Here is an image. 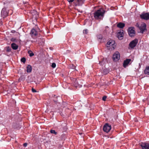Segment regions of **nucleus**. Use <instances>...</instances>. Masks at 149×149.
<instances>
[{
  "label": "nucleus",
  "mask_w": 149,
  "mask_h": 149,
  "mask_svg": "<svg viewBox=\"0 0 149 149\" xmlns=\"http://www.w3.org/2000/svg\"><path fill=\"white\" fill-rule=\"evenodd\" d=\"M146 24L144 23H142L141 25L139 27L141 33H143L144 31L146 29Z\"/></svg>",
  "instance_id": "0eeeda50"
},
{
  "label": "nucleus",
  "mask_w": 149,
  "mask_h": 149,
  "mask_svg": "<svg viewBox=\"0 0 149 149\" xmlns=\"http://www.w3.org/2000/svg\"><path fill=\"white\" fill-rule=\"evenodd\" d=\"M85 0H75L74 2L76 6H81L84 3Z\"/></svg>",
  "instance_id": "423d86ee"
},
{
  "label": "nucleus",
  "mask_w": 149,
  "mask_h": 149,
  "mask_svg": "<svg viewBox=\"0 0 149 149\" xmlns=\"http://www.w3.org/2000/svg\"><path fill=\"white\" fill-rule=\"evenodd\" d=\"M11 49L10 48L8 47L7 48L6 51L8 52H10V51Z\"/></svg>",
  "instance_id": "bb28decb"
},
{
  "label": "nucleus",
  "mask_w": 149,
  "mask_h": 149,
  "mask_svg": "<svg viewBox=\"0 0 149 149\" xmlns=\"http://www.w3.org/2000/svg\"><path fill=\"white\" fill-rule=\"evenodd\" d=\"M138 42V40L136 39L131 42L129 44V49H131L134 48L136 46Z\"/></svg>",
  "instance_id": "7ed1b4c3"
},
{
  "label": "nucleus",
  "mask_w": 149,
  "mask_h": 149,
  "mask_svg": "<svg viewBox=\"0 0 149 149\" xmlns=\"http://www.w3.org/2000/svg\"><path fill=\"white\" fill-rule=\"evenodd\" d=\"M107 97V96H104L102 98V100L104 101H105Z\"/></svg>",
  "instance_id": "cd10ccee"
},
{
  "label": "nucleus",
  "mask_w": 149,
  "mask_h": 149,
  "mask_svg": "<svg viewBox=\"0 0 149 149\" xmlns=\"http://www.w3.org/2000/svg\"><path fill=\"white\" fill-rule=\"evenodd\" d=\"M109 70L107 69H104L103 71V73L104 74H107L109 72Z\"/></svg>",
  "instance_id": "aec40b11"
},
{
  "label": "nucleus",
  "mask_w": 149,
  "mask_h": 149,
  "mask_svg": "<svg viewBox=\"0 0 149 149\" xmlns=\"http://www.w3.org/2000/svg\"><path fill=\"white\" fill-rule=\"evenodd\" d=\"M145 74L149 75V66L146 67L144 71Z\"/></svg>",
  "instance_id": "6ab92c4d"
},
{
  "label": "nucleus",
  "mask_w": 149,
  "mask_h": 149,
  "mask_svg": "<svg viewBox=\"0 0 149 149\" xmlns=\"http://www.w3.org/2000/svg\"><path fill=\"white\" fill-rule=\"evenodd\" d=\"M97 38H98L99 39H102V35H98L97 36Z\"/></svg>",
  "instance_id": "a878e982"
},
{
  "label": "nucleus",
  "mask_w": 149,
  "mask_h": 149,
  "mask_svg": "<svg viewBox=\"0 0 149 149\" xmlns=\"http://www.w3.org/2000/svg\"><path fill=\"white\" fill-rule=\"evenodd\" d=\"M88 32V30L87 29H85L83 31V33L84 34H87Z\"/></svg>",
  "instance_id": "b1692460"
},
{
  "label": "nucleus",
  "mask_w": 149,
  "mask_h": 149,
  "mask_svg": "<svg viewBox=\"0 0 149 149\" xmlns=\"http://www.w3.org/2000/svg\"><path fill=\"white\" fill-rule=\"evenodd\" d=\"M50 132L52 134H54L55 135H56L57 134V132L54 130H50Z\"/></svg>",
  "instance_id": "4be33fe9"
},
{
  "label": "nucleus",
  "mask_w": 149,
  "mask_h": 149,
  "mask_svg": "<svg viewBox=\"0 0 149 149\" xmlns=\"http://www.w3.org/2000/svg\"><path fill=\"white\" fill-rule=\"evenodd\" d=\"M79 134L80 135H81V134H82V133H79Z\"/></svg>",
  "instance_id": "e433bc0d"
},
{
  "label": "nucleus",
  "mask_w": 149,
  "mask_h": 149,
  "mask_svg": "<svg viewBox=\"0 0 149 149\" xmlns=\"http://www.w3.org/2000/svg\"><path fill=\"white\" fill-rule=\"evenodd\" d=\"M11 47L13 49L16 50L17 49L18 46L15 43H13L11 44Z\"/></svg>",
  "instance_id": "f3484780"
},
{
  "label": "nucleus",
  "mask_w": 149,
  "mask_h": 149,
  "mask_svg": "<svg viewBox=\"0 0 149 149\" xmlns=\"http://www.w3.org/2000/svg\"><path fill=\"white\" fill-rule=\"evenodd\" d=\"M30 34L32 37L34 38L37 35V32L34 29H33L31 30Z\"/></svg>",
  "instance_id": "4468645a"
},
{
  "label": "nucleus",
  "mask_w": 149,
  "mask_h": 149,
  "mask_svg": "<svg viewBox=\"0 0 149 149\" xmlns=\"http://www.w3.org/2000/svg\"><path fill=\"white\" fill-rule=\"evenodd\" d=\"M8 10L5 8H3L1 11V16L3 18L7 16L8 14L9 13L10 10Z\"/></svg>",
  "instance_id": "20e7f679"
},
{
  "label": "nucleus",
  "mask_w": 149,
  "mask_h": 149,
  "mask_svg": "<svg viewBox=\"0 0 149 149\" xmlns=\"http://www.w3.org/2000/svg\"><path fill=\"white\" fill-rule=\"evenodd\" d=\"M28 53L29 54L30 56H32L34 55V54L31 51H29Z\"/></svg>",
  "instance_id": "412c9836"
},
{
  "label": "nucleus",
  "mask_w": 149,
  "mask_h": 149,
  "mask_svg": "<svg viewBox=\"0 0 149 149\" xmlns=\"http://www.w3.org/2000/svg\"><path fill=\"white\" fill-rule=\"evenodd\" d=\"M43 40L42 41H43V40Z\"/></svg>",
  "instance_id": "4c0bfd02"
},
{
  "label": "nucleus",
  "mask_w": 149,
  "mask_h": 149,
  "mask_svg": "<svg viewBox=\"0 0 149 149\" xmlns=\"http://www.w3.org/2000/svg\"><path fill=\"white\" fill-rule=\"evenodd\" d=\"M11 40L13 41H14L15 40V39L14 38H13Z\"/></svg>",
  "instance_id": "f704fd0d"
},
{
  "label": "nucleus",
  "mask_w": 149,
  "mask_h": 149,
  "mask_svg": "<svg viewBox=\"0 0 149 149\" xmlns=\"http://www.w3.org/2000/svg\"><path fill=\"white\" fill-rule=\"evenodd\" d=\"M56 66V64L55 63H53L52 65V67L53 68H55Z\"/></svg>",
  "instance_id": "393cba45"
},
{
  "label": "nucleus",
  "mask_w": 149,
  "mask_h": 149,
  "mask_svg": "<svg viewBox=\"0 0 149 149\" xmlns=\"http://www.w3.org/2000/svg\"><path fill=\"white\" fill-rule=\"evenodd\" d=\"M131 61V60L130 59H127L123 63V66L125 68L126 67Z\"/></svg>",
  "instance_id": "2eb2a0df"
},
{
  "label": "nucleus",
  "mask_w": 149,
  "mask_h": 149,
  "mask_svg": "<svg viewBox=\"0 0 149 149\" xmlns=\"http://www.w3.org/2000/svg\"><path fill=\"white\" fill-rule=\"evenodd\" d=\"M136 26L139 28V27L140 26H139V24L138 23L137 24H136Z\"/></svg>",
  "instance_id": "72a5a7b5"
},
{
  "label": "nucleus",
  "mask_w": 149,
  "mask_h": 149,
  "mask_svg": "<svg viewBox=\"0 0 149 149\" xmlns=\"http://www.w3.org/2000/svg\"><path fill=\"white\" fill-rule=\"evenodd\" d=\"M123 30H121L117 33V36L119 39L122 40L123 39Z\"/></svg>",
  "instance_id": "9b49d317"
},
{
  "label": "nucleus",
  "mask_w": 149,
  "mask_h": 149,
  "mask_svg": "<svg viewBox=\"0 0 149 149\" xmlns=\"http://www.w3.org/2000/svg\"><path fill=\"white\" fill-rule=\"evenodd\" d=\"M32 70V68L31 66L29 65L27 67L26 71L27 72H30Z\"/></svg>",
  "instance_id": "a211bd4d"
},
{
  "label": "nucleus",
  "mask_w": 149,
  "mask_h": 149,
  "mask_svg": "<svg viewBox=\"0 0 149 149\" xmlns=\"http://www.w3.org/2000/svg\"><path fill=\"white\" fill-rule=\"evenodd\" d=\"M70 68L72 69H74L75 68V66H74L73 65H71Z\"/></svg>",
  "instance_id": "c85d7f7f"
},
{
  "label": "nucleus",
  "mask_w": 149,
  "mask_h": 149,
  "mask_svg": "<svg viewBox=\"0 0 149 149\" xmlns=\"http://www.w3.org/2000/svg\"><path fill=\"white\" fill-rule=\"evenodd\" d=\"M105 11L102 8H100L95 11L94 13V17L95 19H98L104 16Z\"/></svg>",
  "instance_id": "f257e3e1"
},
{
  "label": "nucleus",
  "mask_w": 149,
  "mask_h": 149,
  "mask_svg": "<svg viewBox=\"0 0 149 149\" xmlns=\"http://www.w3.org/2000/svg\"><path fill=\"white\" fill-rule=\"evenodd\" d=\"M111 129V126L108 123H106L104 125L103 130L106 132H109Z\"/></svg>",
  "instance_id": "39448f33"
},
{
  "label": "nucleus",
  "mask_w": 149,
  "mask_h": 149,
  "mask_svg": "<svg viewBox=\"0 0 149 149\" xmlns=\"http://www.w3.org/2000/svg\"><path fill=\"white\" fill-rule=\"evenodd\" d=\"M31 13L33 16V18L35 19H36V18L38 17V14L37 12L35 10H33L31 12Z\"/></svg>",
  "instance_id": "ddd939ff"
},
{
  "label": "nucleus",
  "mask_w": 149,
  "mask_h": 149,
  "mask_svg": "<svg viewBox=\"0 0 149 149\" xmlns=\"http://www.w3.org/2000/svg\"><path fill=\"white\" fill-rule=\"evenodd\" d=\"M32 91L33 92H36V91L33 88L32 89Z\"/></svg>",
  "instance_id": "7c9ffc66"
},
{
  "label": "nucleus",
  "mask_w": 149,
  "mask_h": 149,
  "mask_svg": "<svg viewBox=\"0 0 149 149\" xmlns=\"http://www.w3.org/2000/svg\"><path fill=\"white\" fill-rule=\"evenodd\" d=\"M26 60V58L24 57L22 58L21 60V61L24 63L25 62Z\"/></svg>",
  "instance_id": "5701e85b"
},
{
  "label": "nucleus",
  "mask_w": 149,
  "mask_h": 149,
  "mask_svg": "<svg viewBox=\"0 0 149 149\" xmlns=\"http://www.w3.org/2000/svg\"><path fill=\"white\" fill-rule=\"evenodd\" d=\"M27 143H25L23 145L24 147H26L27 146Z\"/></svg>",
  "instance_id": "2f4dec72"
},
{
  "label": "nucleus",
  "mask_w": 149,
  "mask_h": 149,
  "mask_svg": "<svg viewBox=\"0 0 149 149\" xmlns=\"http://www.w3.org/2000/svg\"><path fill=\"white\" fill-rule=\"evenodd\" d=\"M141 18L147 20L149 19V14L148 13H143L140 15Z\"/></svg>",
  "instance_id": "9d476101"
},
{
  "label": "nucleus",
  "mask_w": 149,
  "mask_h": 149,
  "mask_svg": "<svg viewBox=\"0 0 149 149\" xmlns=\"http://www.w3.org/2000/svg\"><path fill=\"white\" fill-rule=\"evenodd\" d=\"M142 149H149V144L147 143H142L141 144Z\"/></svg>",
  "instance_id": "f8f14e48"
},
{
  "label": "nucleus",
  "mask_w": 149,
  "mask_h": 149,
  "mask_svg": "<svg viewBox=\"0 0 149 149\" xmlns=\"http://www.w3.org/2000/svg\"><path fill=\"white\" fill-rule=\"evenodd\" d=\"M128 33L130 36L132 37L135 34V31L133 27H130L128 29Z\"/></svg>",
  "instance_id": "6e6552de"
},
{
  "label": "nucleus",
  "mask_w": 149,
  "mask_h": 149,
  "mask_svg": "<svg viewBox=\"0 0 149 149\" xmlns=\"http://www.w3.org/2000/svg\"><path fill=\"white\" fill-rule=\"evenodd\" d=\"M24 4L26 3H27V2H24Z\"/></svg>",
  "instance_id": "c9c22d12"
},
{
  "label": "nucleus",
  "mask_w": 149,
  "mask_h": 149,
  "mask_svg": "<svg viewBox=\"0 0 149 149\" xmlns=\"http://www.w3.org/2000/svg\"><path fill=\"white\" fill-rule=\"evenodd\" d=\"M75 0H67L68 2H69V3H72L73 1H74Z\"/></svg>",
  "instance_id": "c756f323"
},
{
  "label": "nucleus",
  "mask_w": 149,
  "mask_h": 149,
  "mask_svg": "<svg viewBox=\"0 0 149 149\" xmlns=\"http://www.w3.org/2000/svg\"><path fill=\"white\" fill-rule=\"evenodd\" d=\"M9 10H8V11ZM10 10V11L9 13H10V14H12V10Z\"/></svg>",
  "instance_id": "473e14b6"
},
{
  "label": "nucleus",
  "mask_w": 149,
  "mask_h": 149,
  "mask_svg": "<svg viewBox=\"0 0 149 149\" xmlns=\"http://www.w3.org/2000/svg\"><path fill=\"white\" fill-rule=\"evenodd\" d=\"M125 24L123 23H119L118 24L117 26L119 28L122 29L125 26Z\"/></svg>",
  "instance_id": "dca6fc26"
},
{
  "label": "nucleus",
  "mask_w": 149,
  "mask_h": 149,
  "mask_svg": "<svg viewBox=\"0 0 149 149\" xmlns=\"http://www.w3.org/2000/svg\"><path fill=\"white\" fill-rule=\"evenodd\" d=\"M106 46L109 49L113 50L116 46L115 41L112 40H110L107 42Z\"/></svg>",
  "instance_id": "f03ea898"
},
{
  "label": "nucleus",
  "mask_w": 149,
  "mask_h": 149,
  "mask_svg": "<svg viewBox=\"0 0 149 149\" xmlns=\"http://www.w3.org/2000/svg\"><path fill=\"white\" fill-rule=\"evenodd\" d=\"M120 57L119 53L118 52H116L113 55V59L115 61H117L119 59Z\"/></svg>",
  "instance_id": "1a4fd4ad"
}]
</instances>
